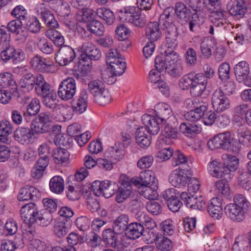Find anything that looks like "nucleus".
Returning <instances> with one entry per match:
<instances>
[{
  "mask_svg": "<svg viewBox=\"0 0 251 251\" xmlns=\"http://www.w3.org/2000/svg\"><path fill=\"white\" fill-rule=\"evenodd\" d=\"M81 53L79 55V77L81 81L85 83L90 80L92 60H99L101 57V52L91 43H85L81 48Z\"/></svg>",
  "mask_w": 251,
  "mask_h": 251,
  "instance_id": "1",
  "label": "nucleus"
},
{
  "mask_svg": "<svg viewBox=\"0 0 251 251\" xmlns=\"http://www.w3.org/2000/svg\"><path fill=\"white\" fill-rule=\"evenodd\" d=\"M208 148L211 150L222 149L232 153H237L240 150L239 143L231 137L228 131L216 134L207 142Z\"/></svg>",
  "mask_w": 251,
  "mask_h": 251,
  "instance_id": "2",
  "label": "nucleus"
},
{
  "mask_svg": "<svg viewBox=\"0 0 251 251\" xmlns=\"http://www.w3.org/2000/svg\"><path fill=\"white\" fill-rule=\"evenodd\" d=\"M233 200L234 203H229L225 206V212L231 220L240 222L245 218V214L248 211L250 203L241 194L235 195Z\"/></svg>",
  "mask_w": 251,
  "mask_h": 251,
  "instance_id": "3",
  "label": "nucleus"
},
{
  "mask_svg": "<svg viewBox=\"0 0 251 251\" xmlns=\"http://www.w3.org/2000/svg\"><path fill=\"white\" fill-rule=\"evenodd\" d=\"M173 60L164 61L162 56H157L155 59V67L156 70L165 73L173 78H178L184 73V65L177 58V55L172 56Z\"/></svg>",
  "mask_w": 251,
  "mask_h": 251,
  "instance_id": "4",
  "label": "nucleus"
},
{
  "mask_svg": "<svg viewBox=\"0 0 251 251\" xmlns=\"http://www.w3.org/2000/svg\"><path fill=\"white\" fill-rule=\"evenodd\" d=\"M91 186L95 196H103L105 198H110L118 189V185L116 182L107 180L103 181L96 180L92 183Z\"/></svg>",
  "mask_w": 251,
  "mask_h": 251,
  "instance_id": "5",
  "label": "nucleus"
},
{
  "mask_svg": "<svg viewBox=\"0 0 251 251\" xmlns=\"http://www.w3.org/2000/svg\"><path fill=\"white\" fill-rule=\"evenodd\" d=\"M191 168L189 165H185L172 172L169 177V181L175 187L184 185L192 176Z\"/></svg>",
  "mask_w": 251,
  "mask_h": 251,
  "instance_id": "6",
  "label": "nucleus"
},
{
  "mask_svg": "<svg viewBox=\"0 0 251 251\" xmlns=\"http://www.w3.org/2000/svg\"><path fill=\"white\" fill-rule=\"evenodd\" d=\"M75 92V81L74 78L70 77L61 82L59 85L57 93L61 100H68L73 98Z\"/></svg>",
  "mask_w": 251,
  "mask_h": 251,
  "instance_id": "7",
  "label": "nucleus"
},
{
  "mask_svg": "<svg viewBox=\"0 0 251 251\" xmlns=\"http://www.w3.org/2000/svg\"><path fill=\"white\" fill-rule=\"evenodd\" d=\"M234 74L239 83L251 87V75H250L249 64L245 61H242L234 68Z\"/></svg>",
  "mask_w": 251,
  "mask_h": 251,
  "instance_id": "8",
  "label": "nucleus"
},
{
  "mask_svg": "<svg viewBox=\"0 0 251 251\" xmlns=\"http://www.w3.org/2000/svg\"><path fill=\"white\" fill-rule=\"evenodd\" d=\"M24 54V52L20 49H16L13 46L6 45L0 52V58L5 63L11 59L14 63H17L23 60Z\"/></svg>",
  "mask_w": 251,
  "mask_h": 251,
  "instance_id": "9",
  "label": "nucleus"
},
{
  "mask_svg": "<svg viewBox=\"0 0 251 251\" xmlns=\"http://www.w3.org/2000/svg\"><path fill=\"white\" fill-rule=\"evenodd\" d=\"M120 187L116 192V201L118 203H122L130 195L132 192V185L129 181V178L125 176H121L120 178Z\"/></svg>",
  "mask_w": 251,
  "mask_h": 251,
  "instance_id": "10",
  "label": "nucleus"
},
{
  "mask_svg": "<svg viewBox=\"0 0 251 251\" xmlns=\"http://www.w3.org/2000/svg\"><path fill=\"white\" fill-rule=\"evenodd\" d=\"M75 57L73 48L69 46H63L58 50L55 57L56 62L60 66H66L72 62Z\"/></svg>",
  "mask_w": 251,
  "mask_h": 251,
  "instance_id": "11",
  "label": "nucleus"
},
{
  "mask_svg": "<svg viewBox=\"0 0 251 251\" xmlns=\"http://www.w3.org/2000/svg\"><path fill=\"white\" fill-rule=\"evenodd\" d=\"M212 103L217 113H220L227 109L229 100L221 89L216 90L212 96Z\"/></svg>",
  "mask_w": 251,
  "mask_h": 251,
  "instance_id": "12",
  "label": "nucleus"
},
{
  "mask_svg": "<svg viewBox=\"0 0 251 251\" xmlns=\"http://www.w3.org/2000/svg\"><path fill=\"white\" fill-rule=\"evenodd\" d=\"M33 131L31 128L19 127L14 131V138L22 145H28L33 143Z\"/></svg>",
  "mask_w": 251,
  "mask_h": 251,
  "instance_id": "13",
  "label": "nucleus"
},
{
  "mask_svg": "<svg viewBox=\"0 0 251 251\" xmlns=\"http://www.w3.org/2000/svg\"><path fill=\"white\" fill-rule=\"evenodd\" d=\"M38 16L48 27L56 28L58 25L57 21L55 19L52 13L45 6L44 3H41L36 8Z\"/></svg>",
  "mask_w": 251,
  "mask_h": 251,
  "instance_id": "14",
  "label": "nucleus"
},
{
  "mask_svg": "<svg viewBox=\"0 0 251 251\" xmlns=\"http://www.w3.org/2000/svg\"><path fill=\"white\" fill-rule=\"evenodd\" d=\"M208 104L206 101L196 99L194 110H191L184 116L186 120L196 122L200 120L204 113L207 110Z\"/></svg>",
  "mask_w": 251,
  "mask_h": 251,
  "instance_id": "15",
  "label": "nucleus"
},
{
  "mask_svg": "<svg viewBox=\"0 0 251 251\" xmlns=\"http://www.w3.org/2000/svg\"><path fill=\"white\" fill-rule=\"evenodd\" d=\"M38 210V206L35 203H27L21 208V218L25 223L34 224L36 222V217Z\"/></svg>",
  "mask_w": 251,
  "mask_h": 251,
  "instance_id": "16",
  "label": "nucleus"
},
{
  "mask_svg": "<svg viewBox=\"0 0 251 251\" xmlns=\"http://www.w3.org/2000/svg\"><path fill=\"white\" fill-rule=\"evenodd\" d=\"M157 117L150 115L145 114L142 117L143 124L147 127L149 132L153 135L159 133L163 123Z\"/></svg>",
  "mask_w": 251,
  "mask_h": 251,
  "instance_id": "17",
  "label": "nucleus"
},
{
  "mask_svg": "<svg viewBox=\"0 0 251 251\" xmlns=\"http://www.w3.org/2000/svg\"><path fill=\"white\" fill-rule=\"evenodd\" d=\"M175 14L179 22L182 25L186 24L193 16L192 12L186 4L182 2H177L175 4Z\"/></svg>",
  "mask_w": 251,
  "mask_h": 251,
  "instance_id": "18",
  "label": "nucleus"
},
{
  "mask_svg": "<svg viewBox=\"0 0 251 251\" xmlns=\"http://www.w3.org/2000/svg\"><path fill=\"white\" fill-rule=\"evenodd\" d=\"M125 154V150L121 143H117L114 147H110L105 151L104 157L109 159L114 163H116L121 159Z\"/></svg>",
  "mask_w": 251,
  "mask_h": 251,
  "instance_id": "19",
  "label": "nucleus"
},
{
  "mask_svg": "<svg viewBox=\"0 0 251 251\" xmlns=\"http://www.w3.org/2000/svg\"><path fill=\"white\" fill-rule=\"evenodd\" d=\"M87 30L90 31L91 33L100 36H103L105 31L104 26L103 24L98 20L94 19L90 22L86 26L81 27L80 32L82 37L87 36Z\"/></svg>",
  "mask_w": 251,
  "mask_h": 251,
  "instance_id": "20",
  "label": "nucleus"
},
{
  "mask_svg": "<svg viewBox=\"0 0 251 251\" xmlns=\"http://www.w3.org/2000/svg\"><path fill=\"white\" fill-rule=\"evenodd\" d=\"M134 9H129V12L126 11L125 14V20L132 24L134 25L140 27H143L147 23L144 15H142L139 11L134 12Z\"/></svg>",
  "mask_w": 251,
  "mask_h": 251,
  "instance_id": "21",
  "label": "nucleus"
},
{
  "mask_svg": "<svg viewBox=\"0 0 251 251\" xmlns=\"http://www.w3.org/2000/svg\"><path fill=\"white\" fill-rule=\"evenodd\" d=\"M134 9H129V12L126 11L125 14V20L132 24L134 25L140 27H143L147 23L144 15H142L139 11L134 12Z\"/></svg>",
  "mask_w": 251,
  "mask_h": 251,
  "instance_id": "22",
  "label": "nucleus"
},
{
  "mask_svg": "<svg viewBox=\"0 0 251 251\" xmlns=\"http://www.w3.org/2000/svg\"><path fill=\"white\" fill-rule=\"evenodd\" d=\"M39 195V191L36 188L26 185L20 189L17 198L19 201L35 200L38 199Z\"/></svg>",
  "mask_w": 251,
  "mask_h": 251,
  "instance_id": "23",
  "label": "nucleus"
},
{
  "mask_svg": "<svg viewBox=\"0 0 251 251\" xmlns=\"http://www.w3.org/2000/svg\"><path fill=\"white\" fill-rule=\"evenodd\" d=\"M222 199L215 197L210 201L207 206V211L209 214L213 218L220 219L223 215Z\"/></svg>",
  "mask_w": 251,
  "mask_h": 251,
  "instance_id": "24",
  "label": "nucleus"
},
{
  "mask_svg": "<svg viewBox=\"0 0 251 251\" xmlns=\"http://www.w3.org/2000/svg\"><path fill=\"white\" fill-rule=\"evenodd\" d=\"M129 223V218L128 215L123 214L119 215L113 222L112 227L114 232L120 234L126 232Z\"/></svg>",
  "mask_w": 251,
  "mask_h": 251,
  "instance_id": "25",
  "label": "nucleus"
},
{
  "mask_svg": "<svg viewBox=\"0 0 251 251\" xmlns=\"http://www.w3.org/2000/svg\"><path fill=\"white\" fill-rule=\"evenodd\" d=\"M150 133L146 127L141 126L138 127L135 132V139L137 143L143 148H146L151 144V136Z\"/></svg>",
  "mask_w": 251,
  "mask_h": 251,
  "instance_id": "26",
  "label": "nucleus"
},
{
  "mask_svg": "<svg viewBox=\"0 0 251 251\" xmlns=\"http://www.w3.org/2000/svg\"><path fill=\"white\" fill-rule=\"evenodd\" d=\"M30 65L35 70L40 72H49L52 65L46 58L37 54L33 56L30 60Z\"/></svg>",
  "mask_w": 251,
  "mask_h": 251,
  "instance_id": "27",
  "label": "nucleus"
},
{
  "mask_svg": "<svg viewBox=\"0 0 251 251\" xmlns=\"http://www.w3.org/2000/svg\"><path fill=\"white\" fill-rule=\"evenodd\" d=\"M144 231V227L141 223H131L126 230L125 236L127 239L135 240L143 235Z\"/></svg>",
  "mask_w": 251,
  "mask_h": 251,
  "instance_id": "28",
  "label": "nucleus"
},
{
  "mask_svg": "<svg viewBox=\"0 0 251 251\" xmlns=\"http://www.w3.org/2000/svg\"><path fill=\"white\" fill-rule=\"evenodd\" d=\"M207 79L202 74H201L190 89L191 96L197 97L201 96L206 89Z\"/></svg>",
  "mask_w": 251,
  "mask_h": 251,
  "instance_id": "29",
  "label": "nucleus"
},
{
  "mask_svg": "<svg viewBox=\"0 0 251 251\" xmlns=\"http://www.w3.org/2000/svg\"><path fill=\"white\" fill-rule=\"evenodd\" d=\"M146 37L152 42L156 41L162 35L159 28V25L157 22H150L148 23L145 28Z\"/></svg>",
  "mask_w": 251,
  "mask_h": 251,
  "instance_id": "30",
  "label": "nucleus"
},
{
  "mask_svg": "<svg viewBox=\"0 0 251 251\" xmlns=\"http://www.w3.org/2000/svg\"><path fill=\"white\" fill-rule=\"evenodd\" d=\"M5 86H9L13 90V94L15 95L19 94L16 82L11 73L6 72L0 74V87Z\"/></svg>",
  "mask_w": 251,
  "mask_h": 251,
  "instance_id": "31",
  "label": "nucleus"
},
{
  "mask_svg": "<svg viewBox=\"0 0 251 251\" xmlns=\"http://www.w3.org/2000/svg\"><path fill=\"white\" fill-rule=\"evenodd\" d=\"M36 79V82L34 88L38 96L42 97L52 90L51 89L50 85L45 80L42 75H37Z\"/></svg>",
  "mask_w": 251,
  "mask_h": 251,
  "instance_id": "32",
  "label": "nucleus"
},
{
  "mask_svg": "<svg viewBox=\"0 0 251 251\" xmlns=\"http://www.w3.org/2000/svg\"><path fill=\"white\" fill-rule=\"evenodd\" d=\"M68 220L65 218H58L55 222L52 231L55 235L58 238L65 236L69 232V228L66 225Z\"/></svg>",
  "mask_w": 251,
  "mask_h": 251,
  "instance_id": "33",
  "label": "nucleus"
},
{
  "mask_svg": "<svg viewBox=\"0 0 251 251\" xmlns=\"http://www.w3.org/2000/svg\"><path fill=\"white\" fill-rule=\"evenodd\" d=\"M210 175L217 178H221L226 175H229L228 169L226 168V165L223 163L216 161H214L210 163Z\"/></svg>",
  "mask_w": 251,
  "mask_h": 251,
  "instance_id": "34",
  "label": "nucleus"
},
{
  "mask_svg": "<svg viewBox=\"0 0 251 251\" xmlns=\"http://www.w3.org/2000/svg\"><path fill=\"white\" fill-rule=\"evenodd\" d=\"M24 22L25 21L15 19L10 21L7 26L9 31L16 34L17 35H20L21 36L20 38L22 40L25 39L26 36L22 26L23 25H24Z\"/></svg>",
  "mask_w": 251,
  "mask_h": 251,
  "instance_id": "35",
  "label": "nucleus"
},
{
  "mask_svg": "<svg viewBox=\"0 0 251 251\" xmlns=\"http://www.w3.org/2000/svg\"><path fill=\"white\" fill-rule=\"evenodd\" d=\"M90 6H82L79 7V27L83 26L85 25L86 26L94 19V15L93 10L89 8Z\"/></svg>",
  "mask_w": 251,
  "mask_h": 251,
  "instance_id": "36",
  "label": "nucleus"
},
{
  "mask_svg": "<svg viewBox=\"0 0 251 251\" xmlns=\"http://www.w3.org/2000/svg\"><path fill=\"white\" fill-rule=\"evenodd\" d=\"M43 104L47 108L55 110L58 106L56 93L53 90L41 97Z\"/></svg>",
  "mask_w": 251,
  "mask_h": 251,
  "instance_id": "37",
  "label": "nucleus"
},
{
  "mask_svg": "<svg viewBox=\"0 0 251 251\" xmlns=\"http://www.w3.org/2000/svg\"><path fill=\"white\" fill-rule=\"evenodd\" d=\"M156 116L162 122L166 121L172 113L170 107L164 103H158L155 107Z\"/></svg>",
  "mask_w": 251,
  "mask_h": 251,
  "instance_id": "38",
  "label": "nucleus"
},
{
  "mask_svg": "<svg viewBox=\"0 0 251 251\" xmlns=\"http://www.w3.org/2000/svg\"><path fill=\"white\" fill-rule=\"evenodd\" d=\"M37 75H34L31 73L24 75L20 79V85L22 88L25 89L29 92L32 90L35 86L37 80Z\"/></svg>",
  "mask_w": 251,
  "mask_h": 251,
  "instance_id": "39",
  "label": "nucleus"
},
{
  "mask_svg": "<svg viewBox=\"0 0 251 251\" xmlns=\"http://www.w3.org/2000/svg\"><path fill=\"white\" fill-rule=\"evenodd\" d=\"M246 8L243 0H235L228 10L230 14L239 19L245 14Z\"/></svg>",
  "mask_w": 251,
  "mask_h": 251,
  "instance_id": "40",
  "label": "nucleus"
},
{
  "mask_svg": "<svg viewBox=\"0 0 251 251\" xmlns=\"http://www.w3.org/2000/svg\"><path fill=\"white\" fill-rule=\"evenodd\" d=\"M201 74L191 73L184 75L179 80V86L182 90L191 89Z\"/></svg>",
  "mask_w": 251,
  "mask_h": 251,
  "instance_id": "41",
  "label": "nucleus"
},
{
  "mask_svg": "<svg viewBox=\"0 0 251 251\" xmlns=\"http://www.w3.org/2000/svg\"><path fill=\"white\" fill-rule=\"evenodd\" d=\"M97 16L105 21L108 25H112L115 21V17L113 12L105 7L99 8L97 10Z\"/></svg>",
  "mask_w": 251,
  "mask_h": 251,
  "instance_id": "42",
  "label": "nucleus"
},
{
  "mask_svg": "<svg viewBox=\"0 0 251 251\" xmlns=\"http://www.w3.org/2000/svg\"><path fill=\"white\" fill-rule=\"evenodd\" d=\"M164 26L167 28L166 41L168 44H172L173 46L177 45L178 32L176 27L174 24H171L167 26L164 24Z\"/></svg>",
  "mask_w": 251,
  "mask_h": 251,
  "instance_id": "43",
  "label": "nucleus"
},
{
  "mask_svg": "<svg viewBox=\"0 0 251 251\" xmlns=\"http://www.w3.org/2000/svg\"><path fill=\"white\" fill-rule=\"evenodd\" d=\"M25 118L27 122L30 121V118L27 116L26 112L22 108L19 109H14L11 110V118L13 123L17 125L22 124L23 119Z\"/></svg>",
  "mask_w": 251,
  "mask_h": 251,
  "instance_id": "44",
  "label": "nucleus"
},
{
  "mask_svg": "<svg viewBox=\"0 0 251 251\" xmlns=\"http://www.w3.org/2000/svg\"><path fill=\"white\" fill-rule=\"evenodd\" d=\"M50 188L54 193H62L64 189V181L62 177L58 176L52 177L50 181Z\"/></svg>",
  "mask_w": 251,
  "mask_h": 251,
  "instance_id": "45",
  "label": "nucleus"
},
{
  "mask_svg": "<svg viewBox=\"0 0 251 251\" xmlns=\"http://www.w3.org/2000/svg\"><path fill=\"white\" fill-rule=\"evenodd\" d=\"M52 213L47 210H38L36 217V222H37L43 226H48L52 221Z\"/></svg>",
  "mask_w": 251,
  "mask_h": 251,
  "instance_id": "46",
  "label": "nucleus"
},
{
  "mask_svg": "<svg viewBox=\"0 0 251 251\" xmlns=\"http://www.w3.org/2000/svg\"><path fill=\"white\" fill-rule=\"evenodd\" d=\"M52 156L55 164H60L68 160L69 153L66 149L60 148L53 150Z\"/></svg>",
  "mask_w": 251,
  "mask_h": 251,
  "instance_id": "47",
  "label": "nucleus"
},
{
  "mask_svg": "<svg viewBox=\"0 0 251 251\" xmlns=\"http://www.w3.org/2000/svg\"><path fill=\"white\" fill-rule=\"evenodd\" d=\"M140 176L142 186L153 185L154 183H155L156 179L154 173L151 170H148L141 172Z\"/></svg>",
  "mask_w": 251,
  "mask_h": 251,
  "instance_id": "48",
  "label": "nucleus"
},
{
  "mask_svg": "<svg viewBox=\"0 0 251 251\" xmlns=\"http://www.w3.org/2000/svg\"><path fill=\"white\" fill-rule=\"evenodd\" d=\"M181 132L186 136H191L199 132V127L195 123L185 122L182 123L179 126Z\"/></svg>",
  "mask_w": 251,
  "mask_h": 251,
  "instance_id": "49",
  "label": "nucleus"
},
{
  "mask_svg": "<svg viewBox=\"0 0 251 251\" xmlns=\"http://www.w3.org/2000/svg\"><path fill=\"white\" fill-rule=\"evenodd\" d=\"M88 93L85 89L81 91L79 96V114H82L84 117H87L90 115L88 109Z\"/></svg>",
  "mask_w": 251,
  "mask_h": 251,
  "instance_id": "50",
  "label": "nucleus"
},
{
  "mask_svg": "<svg viewBox=\"0 0 251 251\" xmlns=\"http://www.w3.org/2000/svg\"><path fill=\"white\" fill-rule=\"evenodd\" d=\"M24 23L25 27L32 33H37L40 30L41 25L36 17H26Z\"/></svg>",
  "mask_w": 251,
  "mask_h": 251,
  "instance_id": "51",
  "label": "nucleus"
},
{
  "mask_svg": "<svg viewBox=\"0 0 251 251\" xmlns=\"http://www.w3.org/2000/svg\"><path fill=\"white\" fill-rule=\"evenodd\" d=\"M114 230L108 228L104 230L102 233L103 242L112 247H116L117 246V237Z\"/></svg>",
  "mask_w": 251,
  "mask_h": 251,
  "instance_id": "52",
  "label": "nucleus"
},
{
  "mask_svg": "<svg viewBox=\"0 0 251 251\" xmlns=\"http://www.w3.org/2000/svg\"><path fill=\"white\" fill-rule=\"evenodd\" d=\"M215 45L214 42L210 39H205L201 44V56L204 58H208L212 54L211 49Z\"/></svg>",
  "mask_w": 251,
  "mask_h": 251,
  "instance_id": "53",
  "label": "nucleus"
},
{
  "mask_svg": "<svg viewBox=\"0 0 251 251\" xmlns=\"http://www.w3.org/2000/svg\"><path fill=\"white\" fill-rule=\"evenodd\" d=\"M94 101L101 105H105L110 103L111 96L107 90L104 89L94 96Z\"/></svg>",
  "mask_w": 251,
  "mask_h": 251,
  "instance_id": "54",
  "label": "nucleus"
},
{
  "mask_svg": "<svg viewBox=\"0 0 251 251\" xmlns=\"http://www.w3.org/2000/svg\"><path fill=\"white\" fill-rule=\"evenodd\" d=\"M37 47L41 52L47 54H51L53 51L52 43L45 37L39 39Z\"/></svg>",
  "mask_w": 251,
  "mask_h": 251,
  "instance_id": "55",
  "label": "nucleus"
},
{
  "mask_svg": "<svg viewBox=\"0 0 251 251\" xmlns=\"http://www.w3.org/2000/svg\"><path fill=\"white\" fill-rule=\"evenodd\" d=\"M40 109V100L37 98H34L27 105L25 111L26 112L27 116L30 118V117L35 116L39 112Z\"/></svg>",
  "mask_w": 251,
  "mask_h": 251,
  "instance_id": "56",
  "label": "nucleus"
},
{
  "mask_svg": "<svg viewBox=\"0 0 251 251\" xmlns=\"http://www.w3.org/2000/svg\"><path fill=\"white\" fill-rule=\"evenodd\" d=\"M119 62L115 61L113 63L109 64L110 67V73L114 75H121L125 71L126 69V62L125 61L119 59ZM109 69V68H108Z\"/></svg>",
  "mask_w": 251,
  "mask_h": 251,
  "instance_id": "57",
  "label": "nucleus"
},
{
  "mask_svg": "<svg viewBox=\"0 0 251 251\" xmlns=\"http://www.w3.org/2000/svg\"><path fill=\"white\" fill-rule=\"evenodd\" d=\"M47 33V35L55 46L62 47L65 43V40L61 33L54 29H50Z\"/></svg>",
  "mask_w": 251,
  "mask_h": 251,
  "instance_id": "58",
  "label": "nucleus"
},
{
  "mask_svg": "<svg viewBox=\"0 0 251 251\" xmlns=\"http://www.w3.org/2000/svg\"><path fill=\"white\" fill-rule=\"evenodd\" d=\"M196 195V194H191L190 192H183L181 193L180 197L184 204L187 207L195 209Z\"/></svg>",
  "mask_w": 251,
  "mask_h": 251,
  "instance_id": "59",
  "label": "nucleus"
},
{
  "mask_svg": "<svg viewBox=\"0 0 251 251\" xmlns=\"http://www.w3.org/2000/svg\"><path fill=\"white\" fill-rule=\"evenodd\" d=\"M186 3L188 8H191V11L193 12V14L204 15L202 12V3L201 0H188Z\"/></svg>",
  "mask_w": 251,
  "mask_h": 251,
  "instance_id": "60",
  "label": "nucleus"
},
{
  "mask_svg": "<svg viewBox=\"0 0 251 251\" xmlns=\"http://www.w3.org/2000/svg\"><path fill=\"white\" fill-rule=\"evenodd\" d=\"M156 241V247L158 250L162 251H169L173 247V244L171 240L163 236Z\"/></svg>",
  "mask_w": 251,
  "mask_h": 251,
  "instance_id": "61",
  "label": "nucleus"
},
{
  "mask_svg": "<svg viewBox=\"0 0 251 251\" xmlns=\"http://www.w3.org/2000/svg\"><path fill=\"white\" fill-rule=\"evenodd\" d=\"M204 15H197L196 14H193V16L191 18V19L188 22L190 30L193 32L194 31L195 28L202 25L204 22Z\"/></svg>",
  "mask_w": 251,
  "mask_h": 251,
  "instance_id": "62",
  "label": "nucleus"
},
{
  "mask_svg": "<svg viewBox=\"0 0 251 251\" xmlns=\"http://www.w3.org/2000/svg\"><path fill=\"white\" fill-rule=\"evenodd\" d=\"M88 88L94 96L104 89V85L101 80L97 79L89 82Z\"/></svg>",
  "mask_w": 251,
  "mask_h": 251,
  "instance_id": "63",
  "label": "nucleus"
},
{
  "mask_svg": "<svg viewBox=\"0 0 251 251\" xmlns=\"http://www.w3.org/2000/svg\"><path fill=\"white\" fill-rule=\"evenodd\" d=\"M10 14L17 20L25 21L27 17V11L25 8L21 5L16 6L11 12Z\"/></svg>",
  "mask_w": 251,
  "mask_h": 251,
  "instance_id": "64",
  "label": "nucleus"
}]
</instances>
